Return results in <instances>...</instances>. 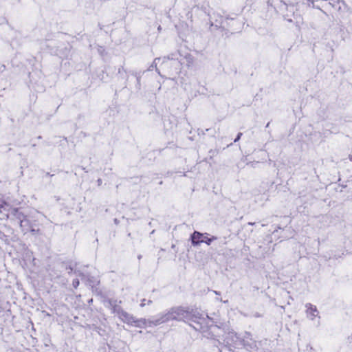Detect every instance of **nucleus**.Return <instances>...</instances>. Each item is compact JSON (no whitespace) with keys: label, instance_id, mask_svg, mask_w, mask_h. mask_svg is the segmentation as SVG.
I'll return each instance as SVG.
<instances>
[{"label":"nucleus","instance_id":"obj_15","mask_svg":"<svg viewBox=\"0 0 352 352\" xmlns=\"http://www.w3.org/2000/svg\"><path fill=\"white\" fill-rule=\"evenodd\" d=\"M248 224H249V225H251V226H253V225H254V223L249 222V223H248Z\"/></svg>","mask_w":352,"mask_h":352},{"label":"nucleus","instance_id":"obj_1","mask_svg":"<svg viewBox=\"0 0 352 352\" xmlns=\"http://www.w3.org/2000/svg\"><path fill=\"white\" fill-rule=\"evenodd\" d=\"M188 313L186 308L182 307H175L170 308L166 312L160 314L153 320H151V327L157 326L170 320H184Z\"/></svg>","mask_w":352,"mask_h":352},{"label":"nucleus","instance_id":"obj_11","mask_svg":"<svg viewBox=\"0 0 352 352\" xmlns=\"http://www.w3.org/2000/svg\"><path fill=\"white\" fill-rule=\"evenodd\" d=\"M145 301H146V299L142 300V302H141V304H140L141 307H144L146 305Z\"/></svg>","mask_w":352,"mask_h":352},{"label":"nucleus","instance_id":"obj_10","mask_svg":"<svg viewBox=\"0 0 352 352\" xmlns=\"http://www.w3.org/2000/svg\"><path fill=\"white\" fill-rule=\"evenodd\" d=\"M241 135H242V133H239L236 138L234 139V142H238L239 140V139L241 138Z\"/></svg>","mask_w":352,"mask_h":352},{"label":"nucleus","instance_id":"obj_13","mask_svg":"<svg viewBox=\"0 0 352 352\" xmlns=\"http://www.w3.org/2000/svg\"><path fill=\"white\" fill-rule=\"evenodd\" d=\"M151 303H152V301H151V300H148L147 301V304H148V305H150V304H151Z\"/></svg>","mask_w":352,"mask_h":352},{"label":"nucleus","instance_id":"obj_8","mask_svg":"<svg viewBox=\"0 0 352 352\" xmlns=\"http://www.w3.org/2000/svg\"><path fill=\"white\" fill-rule=\"evenodd\" d=\"M10 209V207L7 203L4 201L0 202V212H9Z\"/></svg>","mask_w":352,"mask_h":352},{"label":"nucleus","instance_id":"obj_6","mask_svg":"<svg viewBox=\"0 0 352 352\" xmlns=\"http://www.w3.org/2000/svg\"><path fill=\"white\" fill-rule=\"evenodd\" d=\"M110 307L111 309V311L113 314H116L118 316H119L121 314V312H122L124 310L122 309V307L116 304V300H109V301Z\"/></svg>","mask_w":352,"mask_h":352},{"label":"nucleus","instance_id":"obj_12","mask_svg":"<svg viewBox=\"0 0 352 352\" xmlns=\"http://www.w3.org/2000/svg\"><path fill=\"white\" fill-rule=\"evenodd\" d=\"M78 276H81L82 277V280L84 278V275L82 274L81 273H79L78 274Z\"/></svg>","mask_w":352,"mask_h":352},{"label":"nucleus","instance_id":"obj_19","mask_svg":"<svg viewBox=\"0 0 352 352\" xmlns=\"http://www.w3.org/2000/svg\"><path fill=\"white\" fill-rule=\"evenodd\" d=\"M6 215L7 217H8V216H9V213H8H8H6Z\"/></svg>","mask_w":352,"mask_h":352},{"label":"nucleus","instance_id":"obj_14","mask_svg":"<svg viewBox=\"0 0 352 352\" xmlns=\"http://www.w3.org/2000/svg\"><path fill=\"white\" fill-rule=\"evenodd\" d=\"M24 222H25L24 221H21L20 225H21V227L23 226V223Z\"/></svg>","mask_w":352,"mask_h":352},{"label":"nucleus","instance_id":"obj_3","mask_svg":"<svg viewBox=\"0 0 352 352\" xmlns=\"http://www.w3.org/2000/svg\"><path fill=\"white\" fill-rule=\"evenodd\" d=\"M186 311L188 313L187 316H185V321H191L196 322L198 324H200V327H193L196 330H202V324L205 323L206 318H204V314L200 313L197 309H189L188 308H186Z\"/></svg>","mask_w":352,"mask_h":352},{"label":"nucleus","instance_id":"obj_9","mask_svg":"<svg viewBox=\"0 0 352 352\" xmlns=\"http://www.w3.org/2000/svg\"><path fill=\"white\" fill-rule=\"evenodd\" d=\"M72 285H73V287H74V288H76V287L78 286V285H79V280H78V278H74V279H73V283H72Z\"/></svg>","mask_w":352,"mask_h":352},{"label":"nucleus","instance_id":"obj_16","mask_svg":"<svg viewBox=\"0 0 352 352\" xmlns=\"http://www.w3.org/2000/svg\"><path fill=\"white\" fill-rule=\"evenodd\" d=\"M72 271H73V269H72V268H71V272H69V274L70 275H72Z\"/></svg>","mask_w":352,"mask_h":352},{"label":"nucleus","instance_id":"obj_7","mask_svg":"<svg viewBox=\"0 0 352 352\" xmlns=\"http://www.w3.org/2000/svg\"><path fill=\"white\" fill-rule=\"evenodd\" d=\"M213 16L214 18H219V19H215L216 26H221L225 19L222 16H220L219 14H218L217 13H213Z\"/></svg>","mask_w":352,"mask_h":352},{"label":"nucleus","instance_id":"obj_4","mask_svg":"<svg viewBox=\"0 0 352 352\" xmlns=\"http://www.w3.org/2000/svg\"><path fill=\"white\" fill-rule=\"evenodd\" d=\"M215 239V238L209 239L206 236H204L203 234L195 231L191 236L192 243L195 245H199L201 243H206L208 245H210L212 240Z\"/></svg>","mask_w":352,"mask_h":352},{"label":"nucleus","instance_id":"obj_18","mask_svg":"<svg viewBox=\"0 0 352 352\" xmlns=\"http://www.w3.org/2000/svg\"><path fill=\"white\" fill-rule=\"evenodd\" d=\"M157 60V58L154 60L153 64L156 65L155 62H156Z\"/></svg>","mask_w":352,"mask_h":352},{"label":"nucleus","instance_id":"obj_2","mask_svg":"<svg viewBox=\"0 0 352 352\" xmlns=\"http://www.w3.org/2000/svg\"><path fill=\"white\" fill-rule=\"evenodd\" d=\"M118 318L122 322L137 327H151V320H146L144 318L135 319L132 315L128 314L125 311L121 312V314Z\"/></svg>","mask_w":352,"mask_h":352},{"label":"nucleus","instance_id":"obj_5","mask_svg":"<svg viewBox=\"0 0 352 352\" xmlns=\"http://www.w3.org/2000/svg\"><path fill=\"white\" fill-rule=\"evenodd\" d=\"M307 317L310 320H314L315 318L318 316L319 312L316 306L311 303L305 305Z\"/></svg>","mask_w":352,"mask_h":352},{"label":"nucleus","instance_id":"obj_17","mask_svg":"<svg viewBox=\"0 0 352 352\" xmlns=\"http://www.w3.org/2000/svg\"><path fill=\"white\" fill-rule=\"evenodd\" d=\"M349 160L352 161V155H349Z\"/></svg>","mask_w":352,"mask_h":352}]
</instances>
